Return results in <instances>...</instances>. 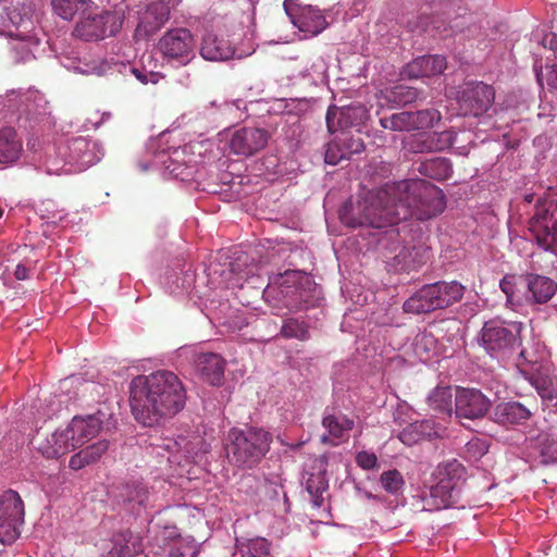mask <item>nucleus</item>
Instances as JSON below:
<instances>
[{
	"label": "nucleus",
	"instance_id": "obj_1",
	"mask_svg": "<svg viewBox=\"0 0 557 557\" xmlns=\"http://www.w3.org/2000/svg\"><path fill=\"white\" fill-rule=\"evenodd\" d=\"M186 401L185 388L171 371L139 375L131 383L129 404L134 418L145 426L159 424L180 412Z\"/></svg>",
	"mask_w": 557,
	"mask_h": 557
},
{
	"label": "nucleus",
	"instance_id": "obj_2",
	"mask_svg": "<svg viewBox=\"0 0 557 557\" xmlns=\"http://www.w3.org/2000/svg\"><path fill=\"white\" fill-rule=\"evenodd\" d=\"M396 212H403L405 221L416 218L430 220L441 214L445 207V195L441 188L424 180H407L392 185Z\"/></svg>",
	"mask_w": 557,
	"mask_h": 557
},
{
	"label": "nucleus",
	"instance_id": "obj_3",
	"mask_svg": "<svg viewBox=\"0 0 557 557\" xmlns=\"http://www.w3.org/2000/svg\"><path fill=\"white\" fill-rule=\"evenodd\" d=\"M404 218L396 212L392 186L377 191H369L356 203L346 205L341 211V220L350 227L370 226L383 228L398 224Z\"/></svg>",
	"mask_w": 557,
	"mask_h": 557
},
{
	"label": "nucleus",
	"instance_id": "obj_4",
	"mask_svg": "<svg viewBox=\"0 0 557 557\" xmlns=\"http://www.w3.org/2000/svg\"><path fill=\"white\" fill-rule=\"evenodd\" d=\"M271 442V434L262 429L233 428L226 436V457L230 463L238 468L251 469L269 451Z\"/></svg>",
	"mask_w": 557,
	"mask_h": 557
},
{
	"label": "nucleus",
	"instance_id": "obj_5",
	"mask_svg": "<svg viewBox=\"0 0 557 557\" xmlns=\"http://www.w3.org/2000/svg\"><path fill=\"white\" fill-rule=\"evenodd\" d=\"M465 286L457 281L425 284L404 302V311L412 314L445 309L461 300Z\"/></svg>",
	"mask_w": 557,
	"mask_h": 557
},
{
	"label": "nucleus",
	"instance_id": "obj_6",
	"mask_svg": "<svg viewBox=\"0 0 557 557\" xmlns=\"http://www.w3.org/2000/svg\"><path fill=\"white\" fill-rule=\"evenodd\" d=\"M466 468L457 459L445 460L437 465L433 472L436 483L430 490V497L425 500L429 510H441L450 507L454 492L466 478Z\"/></svg>",
	"mask_w": 557,
	"mask_h": 557
},
{
	"label": "nucleus",
	"instance_id": "obj_7",
	"mask_svg": "<svg viewBox=\"0 0 557 557\" xmlns=\"http://www.w3.org/2000/svg\"><path fill=\"white\" fill-rule=\"evenodd\" d=\"M520 324L508 327L505 322L490 320L479 335V344L492 358L504 361L520 345Z\"/></svg>",
	"mask_w": 557,
	"mask_h": 557
},
{
	"label": "nucleus",
	"instance_id": "obj_8",
	"mask_svg": "<svg viewBox=\"0 0 557 557\" xmlns=\"http://www.w3.org/2000/svg\"><path fill=\"white\" fill-rule=\"evenodd\" d=\"M529 231L539 246L557 253V199L536 198L534 213L529 220Z\"/></svg>",
	"mask_w": 557,
	"mask_h": 557
},
{
	"label": "nucleus",
	"instance_id": "obj_9",
	"mask_svg": "<svg viewBox=\"0 0 557 557\" xmlns=\"http://www.w3.org/2000/svg\"><path fill=\"white\" fill-rule=\"evenodd\" d=\"M157 48L169 62L186 65L195 59V39L187 28H173L165 32L159 39Z\"/></svg>",
	"mask_w": 557,
	"mask_h": 557
},
{
	"label": "nucleus",
	"instance_id": "obj_10",
	"mask_svg": "<svg viewBox=\"0 0 557 557\" xmlns=\"http://www.w3.org/2000/svg\"><path fill=\"white\" fill-rule=\"evenodd\" d=\"M24 522V503L18 493L8 490L0 495V543L12 544Z\"/></svg>",
	"mask_w": 557,
	"mask_h": 557
},
{
	"label": "nucleus",
	"instance_id": "obj_11",
	"mask_svg": "<svg viewBox=\"0 0 557 557\" xmlns=\"http://www.w3.org/2000/svg\"><path fill=\"white\" fill-rule=\"evenodd\" d=\"M123 20L115 12L103 11L100 14L82 16L76 23L73 35L85 41H96L114 36L122 28Z\"/></svg>",
	"mask_w": 557,
	"mask_h": 557
},
{
	"label": "nucleus",
	"instance_id": "obj_12",
	"mask_svg": "<svg viewBox=\"0 0 557 557\" xmlns=\"http://www.w3.org/2000/svg\"><path fill=\"white\" fill-rule=\"evenodd\" d=\"M459 94L458 103L465 115H482L495 100L494 88L482 82L466 83Z\"/></svg>",
	"mask_w": 557,
	"mask_h": 557
},
{
	"label": "nucleus",
	"instance_id": "obj_13",
	"mask_svg": "<svg viewBox=\"0 0 557 557\" xmlns=\"http://www.w3.org/2000/svg\"><path fill=\"white\" fill-rule=\"evenodd\" d=\"M369 119L368 109L360 103L345 107L331 106L326 112V127L330 133L359 129Z\"/></svg>",
	"mask_w": 557,
	"mask_h": 557
},
{
	"label": "nucleus",
	"instance_id": "obj_14",
	"mask_svg": "<svg viewBox=\"0 0 557 557\" xmlns=\"http://www.w3.org/2000/svg\"><path fill=\"white\" fill-rule=\"evenodd\" d=\"M32 445L46 458H59L73 450L65 430L52 431L48 426H40L32 438Z\"/></svg>",
	"mask_w": 557,
	"mask_h": 557
},
{
	"label": "nucleus",
	"instance_id": "obj_15",
	"mask_svg": "<svg viewBox=\"0 0 557 557\" xmlns=\"http://www.w3.org/2000/svg\"><path fill=\"white\" fill-rule=\"evenodd\" d=\"M491 400L476 388H458L455 395V413L458 419L475 420L490 410Z\"/></svg>",
	"mask_w": 557,
	"mask_h": 557
},
{
	"label": "nucleus",
	"instance_id": "obj_16",
	"mask_svg": "<svg viewBox=\"0 0 557 557\" xmlns=\"http://www.w3.org/2000/svg\"><path fill=\"white\" fill-rule=\"evenodd\" d=\"M269 133L263 128L243 127L235 131L230 139V149L234 154L251 157L268 144Z\"/></svg>",
	"mask_w": 557,
	"mask_h": 557
},
{
	"label": "nucleus",
	"instance_id": "obj_17",
	"mask_svg": "<svg viewBox=\"0 0 557 557\" xmlns=\"http://www.w3.org/2000/svg\"><path fill=\"white\" fill-rule=\"evenodd\" d=\"M103 413L98 411L96 414L86 417L75 416L70 424L64 429L73 450L82 447L84 444L96 437L103 423Z\"/></svg>",
	"mask_w": 557,
	"mask_h": 557
},
{
	"label": "nucleus",
	"instance_id": "obj_18",
	"mask_svg": "<svg viewBox=\"0 0 557 557\" xmlns=\"http://www.w3.org/2000/svg\"><path fill=\"white\" fill-rule=\"evenodd\" d=\"M364 148L366 146L359 129H357V134L341 132L338 136L329 143L325 151V162L336 165L342 160H348L352 154L361 153Z\"/></svg>",
	"mask_w": 557,
	"mask_h": 557
},
{
	"label": "nucleus",
	"instance_id": "obj_19",
	"mask_svg": "<svg viewBox=\"0 0 557 557\" xmlns=\"http://www.w3.org/2000/svg\"><path fill=\"white\" fill-rule=\"evenodd\" d=\"M170 9L163 2H150L139 13L136 32L145 36L153 35L169 20Z\"/></svg>",
	"mask_w": 557,
	"mask_h": 557
},
{
	"label": "nucleus",
	"instance_id": "obj_20",
	"mask_svg": "<svg viewBox=\"0 0 557 557\" xmlns=\"http://www.w3.org/2000/svg\"><path fill=\"white\" fill-rule=\"evenodd\" d=\"M524 281L528 286L525 300L530 304H546L557 292V283L548 276L530 273Z\"/></svg>",
	"mask_w": 557,
	"mask_h": 557
},
{
	"label": "nucleus",
	"instance_id": "obj_21",
	"mask_svg": "<svg viewBox=\"0 0 557 557\" xmlns=\"http://www.w3.org/2000/svg\"><path fill=\"white\" fill-rule=\"evenodd\" d=\"M226 361L214 352H202L195 358V367L203 379L212 385H220L224 379Z\"/></svg>",
	"mask_w": 557,
	"mask_h": 557
},
{
	"label": "nucleus",
	"instance_id": "obj_22",
	"mask_svg": "<svg viewBox=\"0 0 557 557\" xmlns=\"http://www.w3.org/2000/svg\"><path fill=\"white\" fill-rule=\"evenodd\" d=\"M446 65V59L442 55H423L409 62L404 74L409 78L430 77L441 74Z\"/></svg>",
	"mask_w": 557,
	"mask_h": 557
},
{
	"label": "nucleus",
	"instance_id": "obj_23",
	"mask_svg": "<svg viewBox=\"0 0 557 557\" xmlns=\"http://www.w3.org/2000/svg\"><path fill=\"white\" fill-rule=\"evenodd\" d=\"M530 417L531 411L519 401L500 403L493 411V420L504 426L522 424Z\"/></svg>",
	"mask_w": 557,
	"mask_h": 557
},
{
	"label": "nucleus",
	"instance_id": "obj_24",
	"mask_svg": "<svg viewBox=\"0 0 557 557\" xmlns=\"http://www.w3.org/2000/svg\"><path fill=\"white\" fill-rule=\"evenodd\" d=\"M200 54L208 61H225L233 57L234 50L226 40L207 33L202 38Z\"/></svg>",
	"mask_w": 557,
	"mask_h": 557
},
{
	"label": "nucleus",
	"instance_id": "obj_25",
	"mask_svg": "<svg viewBox=\"0 0 557 557\" xmlns=\"http://www.w3.org/2000/svg\"><path fill=\"white\" fill-rule=\"evenodd\" d=\"M23 151L22 140L13 127L0 128V164L16 162Z\"/></svg>",
	"mask_w": 557,
	"mask_h": 557
},
{
	"label": "nucleus",
	"instance_id": "obj_26",
	"mask_svg": "<svg viewBox=\"0 0 557 557\" xmlns=\"http://www.w3.org/2000/svg\"><path fill=\"white\" fill-rule=\"evenodd\" d=\"M438 433L434 429L432 421H416L405 426L398 434V438L407 446H412L421 441L437 437Z\"/></svg>",
	"mask_w": 557,
	"mask_h": 557
},
{
	"label": "nucleus",
	"instance_id": "obj_27",
	"mask_svg": "<svg viewBox=\"0 0 557 557\" xmlns=\"http://www.w3.org/2000/svg\"><path fill=\"white\" fill-rule=\"evenodd\" d=\"M112 542L110 557H133L144 549L141 539L128 530L114 534Z\"/></svg>",
	"mask_w": 557,
	"mask_h": 557
},
{
	"label": "nucleus",
	"instance_id": "obj_28",
	"mask_svg": "<svg viewBox=\"0 0 557 557\" xmlns=\"http://www.w3.org/2000/svg\"><path fill=\"white\" fill-rule=\"evenodd\" d=\"M109 442L106 440L98 441L71 456L69 467L72 470H81L86 466L98 462L101 457L107 453Z\"/></svg>",
	"mask_w": 557,
	"mask_h": 557
},
{
	"label": "nucleus",
	"instance_id": "obj_29",
	"mask_svg": "<svg viewBox=\"0 0 557 557\" xmlns=\"http://www.w3.org/2000/svg\"><path fill=\"white\" fill-rule=\"evenodd\" d=\"M94 148L95 143L85 137L72 138L67 144L69 162L76 163L82 168L91 165L96 162Z\"/></svg>",
	"mask_w": 557,
	"mask_h": 557
},
{
	"label": "nucleus",
	"instance_id": "obj_30",
	"mask_svg": "<svg viewBox=\"0 0 557 557\" xmlns=\"http://www.w3.org/2000/svg\"><path fill=\"white\" fill-rule=\"evenodd\" d=\"M294 24L301 32L313 35L321 33L327 25L321 11L312 7L304 8Z\"/></svg>",
	"mask_w": 557,
	"mask_h": 557
},
{
	"label": "nucleus",
	"instance_id": "obj_31",
	"mask_svg": "<svg viewBox=\"0 0 557 557\" xmlns=\"http://www.w3.org/2000/svg\"><path fill=\"white\" fill-rule=\"evenodd\" d=\"M322 425L327 430L333 440L341 443L348 438L347 432L354 428L355 422L345 416L326 414L322 419Z\"/></svg>",
	"mask_w": 557,
	"mask_h": 557
},
{
	"label": "nucleus",
	"instance_id": "obj_32",
	"mask_svg": "<svg viewBox=\"0 0 557 557\" xmlns=\"http://www.w3.org/2000/svg\"><path fill=\"white\" fill-rule=\"evenodd\" d=\"M453 389L450 386H436L428 396L430 409L437 413L450 414L453 411Z\"/></svg>",
	"mask_w": 557,
	"mask_h": 557
},
{
	"label": "nucleus",
	"instance_id": "obj_33",
	"mask_svg": "<svg viewBox=\"0 0 557 557\" xmlns=\"http://www.w3.org/2000/svg\"><path fill=\"white\" fill-rule=\"evenodd\" d=\"M419 172L436 181L448 180L453 174L451 163L446 158H434L422 162Z\"/></svg>",
	"mask_w": 557,
	"mask_h": 557
},
{
	"label": "nucleus",
	"instance_id": "obj_34",
	"mask_svg": "<svg viewBox=\"0 0 557 557\" xmlns=\"http://www.w3.org/2000/svg\"><path fill=\"white\" fill-rule=\"evenodd\" d=\"M529 382L535 387L537 394L545 400H553L557 397V377L540 372L528 376Z\"/></svg>",
	"mask_w": 557,
	"mask_h": 557
},
{
	"label": "nucleus",
	"instance_id": "obj_35",
	"mask_svg": "<svg viewBox=\"0 0 557 557\" xmlns=\"http://www.w3.org/2000/svg\"><path fill=\"white\" fill-rule=\"evenodd\" d=\"M329 487V480L325 471L320 470L318 473H311L306 482V490L311 496L312 505L320 508L324 503L323 493Z\"/></svg>",
	"mask_w": 557,
	"mask_h": 557
},
{
	"label": "nucleus",
	"instance_id": "obj_36",
	"mask_svg": "<svg viewBox=\"0 0 557 557\" xmlns=\"http://www.w3.org/2000/svg\"><path fill=\"white\" fill-rule=\"evenodd\" d=\"M281 335L285 338H296L301 342L310 338L308 324L295 318L284 320L281 327Z\"/></svg>",
	"mask_w": 557,
	"mask_h": 557
},
{
	"label": "nucleus",
	"instance_id": "obj_37",
	"mask_svg": "<svg viewBox=\"0 0 557 557\" xmlns=\"http://www.w3.org/2000/svg\"><path fill=\"white\" fill-rule=\"evenodd\" d=\"M380 124L385 129L395 132H410L413 129L412 117L410 111L392 114L388 117H382Z\"/></svg>",
	"mask_w": 557,
	"mask_h": 557
},
{
	"label": "nucleus",
	"instance_id": "obj_38",
	"mask_svg": "<svg viewBox=\"0 0 557 557\" xmlns=\"http://www.w3.org/2000/svg\"><path fill=\"white\" fill-rule=\"evenodd\" d=\"M437 341L432 333L420 332L413 341V351L421 360L430 359L432 352L435 351Z\"/></svg>",
	"mask_w": 557,
	"mask_h": 557
},
{
	"label": "nucleus",
	"instance_id": "obj_39",
	"mask_svg": "<svg viewBox=\"0 0 557 557\" xmlns=\"http://www.w3.org/2000/svg\"><path fill=\"white\" fill-rule=\"evenodd\" d=\"M456 136L457 134L453 131L426 133L429 149H431V152L448 149L454 145Z\"/></svg>",
	"mask_w": 557,
	"mask_h": 557
},
{
	"label": "nucleus",
	"instance_id": "obj_40",
	"mask_svg": "<svg viewBox=\"0 0 557 557\" xmlns=\"http://www.w3.org/2000/svg\"><path fill=\"white\" fill-rule=\"evenodd\" d=\"M413 129L430 128L441 120V113L436 109H424L411 112Z\"/></svg>",
	"mask_w": 557,
	"mask_h": 557
},
{
	"label": "nucleus",
	"instance_id": "obj_41",
	"mask_svg": "<svg viewBox=\"0 0 557 557\" xmlns=\"http://www.w3.org/2000/svg\"><path fill=\"white\" fill-rule=\"evenodd\" d=\"M86 0H52V8L55 14L64 20H72L77 11L83 8Z\"/></svg>",
	"mask_w": 557,
	"mask_h": 557
},
{
	"label": "nucleus",
	"instance_id": "obj_42",
	"mask_svg": "<svg viewBox=\"0 0 557 557\" xmlns=\"http://www.w3.org/2000/svg\"><path fill=\"white\" fill-rule=\"evenodd\" d=\"M380 482L383 488L389 494L398 493L405 485L403 474L396 469L383 472Z\"/></svg>",
	"mask_w": 557,
	"mask_h": 557
},
{
	"label": "nucleus",
	"instance_id": "obj_43",
	"mask_svg": "<svg viewBox=\"0 0 557 557\" xmlns=\"http://www.w3.org/2000/svg\"><path fill=\"white\" fill-rule=\"evenodd\" d=\"M10 52L13 63L16 64L29 61L34 57L29 42L25 39H14L10 42Z\"/></svg>",
	"mask_w": 557,
	"mask_h": 557
},
{
	"label": "nucleus",
	"instance_id": "obj_44",
	"mask_svg": "<svg viewBox=\"0 0 557 557\" xmlns=\"http://www.w3.org/2000/svg\"><path fill=\"white\" fill-rule=\"evenodd\" d=\"M269 546L265 539L251 540L240 549L242 557H269Z\"/></svg>",
	"mask_w": 557,
	"mask_h": 557
},
{
	"label": "nucleus",
	"instance_id": "obj_45",
	"mask_svg": "<svg viewBox=\"0 0 557 557\" xmlns=\"http://www.w3.org/2000/svg\"><path fill=\"white\" fill-rule=\"evenodd\" d=\"M418 97V91L413 87L397 85L392 88L389 100L397 104H408L414 101Z\"/></svg>",
	"mask_w": 557,
	"mask_h": 557
},
{
	"label": "nucleus",
	"instance_id": "obj_46",
	"mask_svg": "<svg viewBox=\"0 0 557 557\" xmlns=\"http://www.w3.org/2000/svg\"><path fill=\"white\" fill-rule=\"evenodd\" d=\"M541 455L545 462H557V435L546 434L541 438Z\"/></svg>",
	"mask_w": 557,
	"mask_h": 557
},
{
	"label": "nucleus",
	"instance_id": "obj_47",
	"mask_svg": "<svg viewBox=\"0 0 557 557\" xmlns=\"http://www.w3.org/2000/svg\"><path fill=\"white\" fill-rule=\"evenodd\" d=\"M409 151L413 153L431 152L426 133L413 136L407 144Z\"/></svg>",
	"mask_w": 557,
	"mask_h": 557
},
{
	"label": "nucleus",
	"instance_id": "obj_48",
	"mask_svg": "<svg viewBox=\"0 0 557 557\" xmlns=\"http://www.w3.org/2000/svg\"><path fill=\"white\" fill-rule=\"evenodd\" d=\"M356 462L360 468L371 470L377 466V457L374 453L363 450L357 454Z\"/></svg>",
	"mask_w": 557,
	"mask_h": 557
},
{
	"label": "nucleus",
	"instance_id": "obj_49",
	"mask_svg": "<svg viewBox=\"0 0 557 557\" xmlns=\"http://www.w3.org/2000/svg\"><path fill=\"white\" fill-rule=\"evenodd\" d=\"M128 499L138 505H145L148 500V490L143 484H137L133 492H131Z\"/></svg>",
	"mask_w": 557,
	"mask_h": 557
},
{
	"label": "nucleus",
	"instance_id": "obj_50",
	"mask_svg": "<svg viewBox=\"0 0 557 557\" xmlns=\"http://www.w3.org/2000/svg\"><path fill=\"white\" fill-rule=\"evenodd\" d=\"M500 289L506 294L508 300L515 294V276L506 275L499 283Z\"/></svg>",
	"mask_w": 557,
	"mask_h": 557
},
{
	"label": "nucleus",
	"instance_id": "obj_51",
	"mask_svg": "<svg viewBox=\"0 0 557 557\" xmlns=\"http://www.w3.org/2000/svg\"><path fill=\"white\" fill-rule=\"evenodd\" d=\"M407 251H408V248L407 247H404L401 249V251L396 256L397 258H400L403 260H406L408 257L411 258V261L414 263V262H421L422 260H417V257L420 256L421 258L424 256V255H429V249L428 248H419L414 256H412L411 252H409L407 255Z\"/></svg>",
	"mask_w": 557,
	"mask_h": 557
},
{
	"label": "nucleus",
	"instance_id": "obj_52",
	"mask_svg": "<svg viewBox=\"0 0 557 557\" xmlns=\"http://www.w3.org/2000/svg\"><path fill=\"white\" fill-rule=\"evenodd\" d=\"M545 78L549 88L557 90V65L546 66Z\"/></svg>",
	"mask_w": 557,
	"mask_h": 557
},
{
	"label": "nucleus",
	"instance_id": "obj_53",
	"mask_svg": "<svg viewBox=\"0 0 557 557\" xmlns=\"http://www.w3.org/2000/svg\"><path fill=\"white\" fill-rule=\"evenodd\" d=\"M284 283L288 282H299L302 280L309 281L308 277H305L300 272L297 271H286L283 275Z\"/></svg>",
	"mask_w": 557,
	"mask_h": 557
},
{
	"label": "nucleus",
	"instance_id": "obj_54",
	"mask_svg": "<svg viewBox=\"0 0 557 557\" xmlns=\"http://www.w3.org/2000/svg\"><path fill=\"white\" fill-rule=\"evenodd\" d=\"M543 42L545 47H549V49L554 52V55L557 58V34L546 36L543 39Z\"/></svg>",
	"mask_w": 557,
	"mask_h": 557
},
{
	"label": "nucleus",
	"instance_id": "obj_55",
	"mask_svg": "<svg viewBox=\"0 0 557 557\" xmlns=\"http://www.w3.org/2000/svg\"><path fill=\"white\" fill-rule=\"evenodd\" d=\"M14 276L17 280H26L28 277V269L23 264H17L14 271Z\"/></svg>",
	"mask_w": 557,
	"mask_h": 557
},
{
	"label": "nucleus",
	"instance_id": "obj_56",
	"mask_svg": "<svg viewBox=\"0 0 557 557\" xmlns=\"http://www.w3.org/2000/svg\"><path fill=\"white\" fill-rule=\"evenodd\" d=\"M231 265V271L233 273H235L238 278H243L247 275H249L250 271H247V272H243L240 269H239V264L237 262H233L230 264Z\"/></svg>",
	"mask_w": 557,
	"mask_h": 557
},
{
	"label": "nucleus",
	"instance_id": "obj_57",
	"mask_svg": "<svg viewBox=\"0 0 557 557\" xmlns=\"http://www.w3.org/2000/svg\"><path fill=\"white\" fill-rule=\"evenodd\" d=\"M9 17L11 22L17 26L22 25L25 22V20L22 16H20V14H17L15 10L9 13Z\"/></svg>",
	"mask_w": 557,
	"mask_h": 557
},
{
	"label": "nucleus",
	"instance_id": "obj_58",
	"mask_svg": "<svg viewBox=\"0 0 557 557\" xmlns=\"http://www.w3.org/2000/svg\"><path fill=\"white\" fill-rule=\"evenodd\" d=\"M521 360L528 362V359L525 357V351L524 350L520 351L519 361L517 362V367L520 369L521 373L527 374V371L522 368L523 367V362Z\"/></svg>",
	"mask_w": 557,
	"mask_h": 557
},
{
	"label": "nucleus",
	"instance_id": "obj_59",
	"mask_svg": "<svg viewBox=\"0 0 557 557\" xmlns=\"http://www.w3.org/2000/svg\"><path fill=\"white\" fill-rule=\"evenodd\" d=\"M321 442L323 444H330L332 446H336L339 444V442H337L336 440H333L332 436H330V433L329 434H324L321 436Z\"/></svg>",
	"mask_w": 557,
	"mask_h": 557
},
{
	"label": "nucleus",
	"instance_id": "obj_60",
	"mask_svg": "<svg viewBox=\"0 0 557 557\" xmlns=\"http://www.w3.org/2000/svg\"><path fill=\"white\" fill-rule=\"evenodd\" d=\"M535 199V195L534 194H525L523 196V201L527 203V205H530L534 201Z\"/></svg>",
	"mask_w": 557,
	"mask_h": 557
},
{
	"label": "nucleus",
	"instance_id": "obj_61",
	"mask_svg": "<svg viewBox=\"0 0 557 557\" xmlns=\"http://www.w3.org/2000/svg\"><path fill=\"white\" fill-rule=\"evenodd\" d=\"M398 235V232L396 230H389L386 232V236H388L389 238H394Z\"/></svg>",
	"mask_w": 557,
	"mask_h": 557
},
{
	"label": "nucleus",
	"instance_id": "obj_62",
	"mask_svg": "<svg viewBox=\"0 0 557 557\" xmlns=\"http://www.w3.org/2000/svg\"><path fill=\"white\" fill-rule=\"evenodd\" d=\"M536 79L540 85H542L543 74L540 71H536Z\"/></svg>",
	"mask_w": 557,
	"mask_h": 557
},
{
	"label": "nucleus",
	"instance_id": "obj_63",
	"mask_svg": "<svg viewBox=\"0 0 557 557\" xmlns=\"http://www.w3.org/2000/svg\"><path fill=\"white\" fill-rule=\"evenodd\" d=\"M319 461L321 465H326V457H321Z\"/></svg>",
	"mask_w": 557,
	"mask_h": 557
},
{
	"label": "nucleus",
	"instance_id": "obj_64",
	"mask_svg": "<svg viewBox=\"0 0 557 557\" xmlns=\"http://www.w3.org/2000/svg\"><path fill=\"white\" fill-rule=\"evenodd\" d=\"M136 76H137V78H139L140 81L145 82V79H144L140 75L136 74Z\"/></svg>",
	"mask_w": 557,
	"mask_h": 557
}]
</instances>
